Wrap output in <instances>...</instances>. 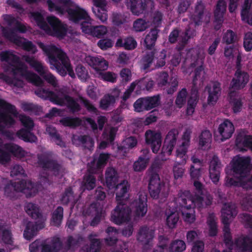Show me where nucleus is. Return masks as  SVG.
<instances>
[{"mask_svg": "<svg viewBox=\"0 0 252 252\" xmlns=\"http://www.w3.org/2000/svg\"><path fill=\"white\" fill-rule=\"evenodd\" d=\"M37 191L32 182L24 179L18 182L7 181L4 187V195L11 199L14 198L18 192L24 193L27 198H29L35 196Z\"/></svg>", "mask_w": 252, "mask_h": 252, "instance_id": "nucleus-1", "label": "nucleus"}, {"mask_svg": "<svg viewBox=\"0 0 252 252\" xmlns=\"http://www.w3.org/2000/svg\"><path fill=\"white\" fill-rule=\"evenodd\" d=\"M54 153L51 151H46L37 154V167L45 171H50L55 176H59L63 171V165L53 159Z\"/></svg>", "mask_w": 252, "mask_h": 252, "instance_id": "nucleus-2", "label": "nucleus"}, {"mask_svg": "<svg viewBox=\"0 0 252 252\" xmlns=\"http://www.w3.org/2000/svg\"><path fill=\"white\" fill-rule=\"evenodd\" d=\"M38 45L48 57L50 63L55 67L58 73L63 77L65 76L67 74L66 69L58 55L60 52H63L54 45H45L42 42H39Z\"/></svg>", "mask_w": 252, "mask_h": 252, "instance_id": "nucleus-3", "label": "nucleus"}, {"mask_svg": "<svg viewBox=\"0 0 252 252\" xmlns=\"http://www.w3.org/2000/svg\"><path fill=\"white\" fill-rule=\"evenodd\" d=\"M252 169L251 159L249 157H237L232 161L233 175L240 181L247 177Z\"/></svg>", "mask_w": 252, "mask_h": 252, "instance_id": "nucleus-4", "label": "nucleus"}, {"mask_svg": "<svg viewBox=\"0 0 252 252\" xmlns=\"http://www.w3.org/2000/svg\"><path fill=\"white\" fill-rule=\"evenodd\" d=\"M20 119L25 128H21L17 132V137L26 142L31 143L36 142L37 138L31 132L34 126L33 120L29 116L26 115H22Z\"/></svg>", "mask_w": 252, "mask_h": 252, "instance_id": "nucleus-5", "label": "nucleus"}, {"mask_svg": "<svg viewBox=\"0 0 252 252\" xmlns=\"http://www.w3.org/2000/svg\"><path fill=\"white\" fill-rule=\"evenodd\" d=\"M166 186L165 182L161 180L158 174L152 171L149 175L148 190L150 196L155 199L158 198L160 193L164 194Z\"/></svg>", "mask_w": 252, "mask_h": 252, "instance_id": "nucleus-6", "label": "nucleus"}, {"mask_svg": "<svg viewBox=\"0 0 252 252\" xmlns=\"http://www.w3.org/2000/svg\"><path fill=\"white\" fill-rule=\"evenodd\" d=\"M131 208L124 202H118L112 211L111 220L115 224L120 225L129 221L131 218Z\"/></svg>", "mask_w": 252, "mask_h": 252, "instance_id": "nucleus-7", "label": "nucleus"}, {"mask_svg": "<svg viewBox=\"0 0 252 252\" xmlns=\"http://www.w3.org/2000/svg\"><path fill=\"white\" fill-rule=\"evenodd\" d=\"M0 108L3 110H0V126H3L1 123L8 126L14 125L15 121L8 114H11L16 117L18 115V112L16 107L3 99H0Z\"/></svg>", "mask_w": 252, "mask_h": 252, "instance_id": "nucleus-8", "label": "nucleus"}, {"mask_svg": "<svg viewBox=\"0 0 252 252\" xmlns=\"http://www.w3.org/2000/svg\"><path fill=\"white\" fill-rule=\"evenodd\" d=\"M206 198L204 195L195 193L192 195L189 190H185L179 198V201L180 204L188 205V207H193L194 209L196 207L201 209L204 207L205 205Z\"/></svg>", "mask_w": 252, "mask_h": 252, "instance_id": "nucleus-9", "label": "nucleus"}, {"mask_svg": "<svg viewBox=\"0 0 252 252\" xmlns=\"http://www.w3.org/2000/svg\"><path fill=\"white\" fill-rule=\"evenodd\" d=\"M191 131L187 129L184 132L182 136V142L176 150V162L180 165L186 164L188 157L187 154L188 148L190 144V135Z\"/></svg>", "mask_w": 252, "mask_h": 252, "instance_id": "nucleus-10", "label": "nucleus"}, {"mask_svg": "<svg viewBox=\"0 0 252 252\" xmlns=\"http://www.w3.org/2000/svg\"><path fill=\"white\" fill-rule=\"evenodd\" d=\"M55 104L66 106L72 113H78L81 110L80 105L74 97L62 92H59V96Z\"/></svg>", "mask_w": 252, "mask_h": 252, "instance_id": "nucleus-11", "label": "nucleus"}, {"mask_svg": "<svg viewBox=\"0 0 252 252\" xmlns=\"http://www.w3.org/2000/svg\"><path fill=\"white\" fill-rule=\"evenodd\" d=\"M145 138L146 144L151 147L152 152L155 154L158 153L162 142L160 131L148 129L145 132Z\"/></svg>", "mask_w": 252, "mask_h": 252, "instance_id": "nucleus-12", "label": "nucleus"}, {"mask_svg": "<svg viewBox=\"0 0 252 252\" xmlns=\"http://www.w3.org/2000/svg\"><path fill=\"white\" fill-rule=\"evenodd\" d=\"M47 21L52 28V35L61 38L66 35L67 27L66 25L62 23L59 19L55 16H49L47 17Z\"/></svg>", "mask_w": 252, "mask_h": 252, "instance_id": "nucleus-13", "label": "nucleus"}, {"mask_svg": "<svg viewBox=\"0 0 252 252\" xmlns=\"http://www.w3.org/2000/svg\"><path fill=\"white\" fill-rule=\"evenodd\" d=\"M179 131L176 128H172L167 133L161 149V153L164 155L170 156L176 144Z\"/></svg>", "mask_w": 252, "mask_h": 252, "instance_id": "nucleus-14", "label": "nucleus"}, {"mask_svg": "<svg viewBox=\"0 0 252 252\" xmlns=\"http://www.w3.org/2000/svg\"><path fill=\"white\" fill-rule=\"evenodd\" d=\"M147 200L145 195L140 194L138 199L132 201L129 207L132 210L136 217H143L145 216L147 212Z\"/></svg>", "mask_w": 252, "mask_h": 252, "instance_id": "nucleus-15", "label": "nucleus"}, {"mask_svg": "<svg viewBox=\"0 0 252 252\" xmlns=\"http://www.w3.org/2000/svg\"><path fill=\"white\" fill-rule=\"evenodd\" d=\"M81 26L83 32L98 38H101L107 32V29L105 26H93L91 21L83 22Z\"/></svg>", "mask_w": 252, "mask_h": 252, "instance_id": "nucleus-16", "label": "nucleus"}, {"mask_svg": "<svg viewBox=\"0 0 252 252\" xmlns=\"http://www.w3.org/2000/svg\"><path fill=\"white\" fill-rule=\"evenodd\" d=\"M249 80L248 73L238 68L236 71L234 77L232 79L230 87L234 90H239L244 88Z\"/></svg>", "mask_w": 252, "mask_h": 252, "instance_id": "nucleus-17", "label": "nucleus"}, {"mask_svg": "<svg viewBox=\"0 0 252 252\" xmlns=\"http://www.w3.org/2000/svg\"><path fill=\"white\" fill-rule=\"evenodd\" d=\"M66 12L68 14L69 19L74 23H78L82 20H84V22L91 21L87 12L78 6L75 9L68 8L66 9Z\"/></svg>", "mask_w": 252, "mask_h": 252, "instance_id": "nucleus-18", "label": "nucleus"}, {"mask_svg": "<svg viewBox=\"0 0 252 252\" xmlns=\"http://www.w3.org/2000/svg\"><path fill=\"white\" fill-rule=\"evenodd\" d=\"M206 13L205 5L201 1L197 2L193 13L190 15V20L195 26H200L205 21Z\"/></svg>", "mask_w": 252, "mask_h": 252, "instance_id": "nucleus-19", "label": "nucleus"}, {"mask_svg": "<svg viewBox=\"0 0 252 252\" xmlns=\"http://www.w3.org/2000/svg\"><path fill=\"white\" fill-rule=\"evenodd\" d=\"M3 69L5 72H8L14 77L20 76L26 78L29 72L26 65L20 61L14 65H4Z\"/></svg>", "mask_w": 252, "mask_h": 252, "instance_id": "nucleus-20", "label": "nucleus"}, {"mask_svg": "<svg viewBox=\"0 0 252 252\" xmlns=\"http://www.w3.org/2000/svg\"><path fill=\"white\" fill-rule=\"evenodd\" d=\"M221 169V162L217 156H214L209 165V176L212 181L217 184L220 177Z\"/></svg>", "mask_w": 252, "mask_h": 252, "instance_id": "nucleus-21", "label": "nucleus"}, {"mask_svg": "<svg viewBox=\"0 0 252 252\" xmlns=\"http://www.w3.org/2000/svg\"><path fill=\"white\" fill-rule=\"evenodd\" d=\"M148 2L152 3L153 1L151 0H126V6L135 15L143 13Z\"/></svg>", "mask_w": 252, "mask_h": 252, "instance_id": "nucleus-22", "label": "nucleus"}, {"mask_svg": "<svg viewBox=\"0 0 252 252\" xmlns=\"http://www.w3.org/2000/svg\"><path fill=\"white\" fill-rule=\"evenodd\" d=\"M41 252H67L65 246L63 247L62 241L58 237H53L51 242V245L42 244Z\"/></svg>", "mask_w": 252, "mask_h": 252, "instance_id": "nucleus-23", "label": "nucleus"}, {"mask_svg": "<svg viewBox=\"0 0 252 252\" xmlns=\"http://www.w3.org/2000/svg\"><path fill=\"white\" fill-rule=\"evenodd\" d=\"M102 208L100 204L96 203H92L88 208L87 215L94 217L90 223L91 226H95L99 223L102 218Z\"/></svg>", "mask_w": 252, "mask_h": 252, "instance_id": "nucleus-24", "label": "nucleus"}, {"mask_svg": "<svg viewBox=\"0 0 252 252\" xmlns=\"http://www.w3.org/2000/svg\"><path fill=\"white\" fill-rule=\"evenodd\" d=\"M226 0H218L214 9V18L215 22H217L219 27L216 26L215 29L219 30L224 21V16L226 11Z\"/></svg>", "mask_w": 252, "mask_h": 252, "instance_id": "nucleus-25", "label": "nucleus"}, {"mask_svg": "<svg viewBox=\"0 0 252 252\" xmlns=\"http://www.w3.org/2000/svg\"><path fill=\"white\" fill-rule=\"evenodd\" d=\"M226 0H218L214 9V18L215 22H217L219 27L216 26L215 29L219 30L224 21V16L226 11Z\"/></svg>", "mask_w": 252, "mask_h": 252, "instance_id": "nucleus-26", "label": "nucleus"}, {"mask_svg": "<svg viewBox=\"0 0 252 252\" xmlns=\"http://www.w3.org/2000/svg\"><path fill=\"white\" fill-rule=\"evenodd\" d=\"M155 231L146 225L140 227L137 235V241L144 245H148L154 237Z\"/></svg>", "mask_w": 252, "mask_h": 252, "instance_id": "nucleus-27", "label": "nucleus"}, {"mask_svg": "<svg viewBox=\"0 0 252 252\" xmlns=\"http://www.w3.org/2000/svg\"><path fill=\"white\" fill-rule=\"evenodd\" d=\"M208 93L207 102L209 105H215L220 96L221 92V84L219 82H215L212 87H206Z\"/></svg>", "mask_w": 252, "mask_h": 252, "instance_id": "nucleus-28", "label": "nucleus"}, {"mask_svg": "<svg viewBox=\"0 0 252 252\" xmlns=\"http://www.w3.org/2000/svg\"><path fill=\"white\" fill-rule=\"evenodd\" d=\"M93 2L95 6L92 8L93 13L102 22H105L107 19V11L105 9V0H93Z\"/></svg>", "mask_w": 252, "mask_h": 252, "instance_id": "nucleus-29", "label": "nucleus"}, {"mask_svg": "<svg viewBox=\"0 0 252 252\" xmlns=\"http://www.w3.org/2000/svg\"><path fill=\"white\" fill-rule=\"evenodd\" d=\"M234 129V126L232 123L228 119L224 120L219 125L218 128V131L221 137V141H223L230 138L232 136Z\"/></svg>", "mask_w": 252, "mask_h": 252, "instance_id": "nucleus-30", "label": "nucleus"}, {"mask_svg": "<svg viewBox=\"0 0 252 252\" xmlns=\"http://www.w3.org/2000/svg\"><path fill=\"white\" fill-rule=\"evenodd\" d=\"M119 178L117 170L112 167H107L105 173V184L109 189L115 188Z\"/></svg>", "mask_w": 252, "mask_h": 252, "instance_id": "nucleus-31", "label": "nucleus"}, {"mask_svg": "<svg viewBox=\"0 0 252 252\" xmlns=\"http://www.w3.org/2000/svg\"><path fill=\"white\" fill-rule=\"evenodd\" d=\"M129 184L128 182L123 181V182L117 184L115 187L116 189V199L118 202H124L128 198L127 192L129 189Z\"/></svg>", "mask_w": 252, "mask_h": 252, "instance_id": "nucleus-32", "label": "nucleus"}, {"mask_svg": "<svg viewBox=\"0 0 252 252\" xmlns=\"http://www.w3.org/2000/svg\"><path fill=\"white\" fill-rule=\"evenodd\" d=\"M88 64L96 71L105 70L108 66V62L102 57H89Z\"/></svg>", "mask_w": 252, "mask_h": 252, "instance_id": "nucleus-33", "label": "nucleus"}, {"mask_svg": "<svg viewBox=\"0 0 252 252\" xmlns=\"http://www.w3.org/2000/svg\"><path fill=\"white\" fill-rule=\"evenodd\" d=\"M109 158V154L100 153L97 159L94 158L91 161L89 170L94 172L95 170H100L103 168L106 165Z\"/></svg>", "mask_w": 252, "mask_h": 252, "instance_id": "nucleus-34", "label": "nucleus"}, {"mask_svg": "<svg viewBox=\"0 0 252 252\" xmlns=\"http://www.w3.org/2000/svg\"><path fill=\"white\" fill-rule=\"evenodd\" d=\"M137 144V140L134 136L128 137L122 142V145L118 147L117 154H121V157H125L129 149L135 147Z\"/></svg>", "mask_w": 252, "mask_h": 252, "instance_id": "nucleus-35", "label": "nucleus"}, {"mask_svg": "<svg viewBox=\"0 0 252 252\" xmlns=\"http://www.w3.org/2000/svg\"><path fill=\"white\" fill-rule=\"evenodd\" d=\"M242 20L252 26V1L244 0L241 12Z\"/></svg>", "mask_w": 252, "mask_h": 252, "instance_id": "nucleus-36", "label": "nucleus"}, {"mask_svg": "<svg viewBox=\"0 0 252 252\" xmlns=\"http://www.w3.org/2000/svg\"><path fill=\"white\" fill-rule=\"evenodd\" d=\"M74 144H82L85 148L91 150L94 146V141L93 139L88 135H74L72 138Z\"/></svg>", "mask_w": 252, "mask_h": 252, "instance_id": "nucleus-37", "label": "nucleus"}, {"mask_svg": "<svg viewBox=\"0 0 252 252\" xmlns=\"http://www.w3.org/2000/svg\"><path fill=\"white\" fill-rule=\"evenodd\" d=\"M235 243L243 252H252V238L241 236L235 239Z\"/></svg>", "mask_w": 252, "mask_h": 252, "instance_id": "nucleus-38", "label": "nucleus"}, {"mask_svg": "<svg viewBox=\"0 0 252 252\" xmlns=\"http://www.w3.org/2000/svg\"><path fill=\"white\" fill-rule=\"evenodd\" d=\"M43 227L42 224H37L36 223L29 221L24 231V238L26 240H30L36 235L38 230L41 229Z\"/></svg>", "mask_w": 252, "mask_h": 252, "instance_id": "nucleus-39", "label": "nucleus"}, {"mask_svg": "<svg viewBox=\"0 0 252 252\" xmlns=\"http://www.w3.org/2000/svg\"><path fill=\"white\" fill-rule=\"evenodd\" d=\"M96 236L94 234H90L88 236V239L90 241V246L84 247L80 251V252H99L101 249V241L100 239L94 238Z\"/></svg>", "mask_w": 252, "mask_h": 252, "instance_id": "nucleus-40", "label": "nucleus"}, {"mask_svg": "<svg viewBox=\"0 0 252 252\" xmlns=\"http://www.w3.org/2000/svg\"><path fill=\"white\" fill-rule=\"evenodd\" d=\"M35 94L38 96L42 98L49 100L55 104L59 96V92L55 93L53 91L43 88L37 89L35 91Z\"/></svg>", "mask_w": 252, "mask_h": 252, "instance_id": "nucleus-41", "label": "nucleus"}, {"mask_svg": "<svg viewBox=\"0 0 252 252\" xmlns=\"http://www.w3.org/2000/svg\"><path fill=\"white\" fill-rule=\"evenodd\" d=\"M159 32V29L152 28L146 35L144 39V45L146 49L151 50L155 46Z\"/></svg>", "mask_w": 252, "mask_h": 252, "instance_id": "nucleus-42", "label": "nucleus"}, {"mask_svg": "<svg viewBox=\"0 0 252 252\" xmlns=\"http://www.w3.org/2000/svg\"><path fill=\"white\" fill-rule=\"evenodd\" d=\"M193 186L195 189V193L204 195L206 198L205 205L206 206L211 205L212 203L213 197L204 189L203 184L197 180L194 181Z\"/></svg>", "mask_w": 252, "mask_h": 252, "instance_id": "nucleus-43", "label": "nucleus"}, {"mask_svg": "<svg viewBox=\"0 0 252 252\" xmlns=\"http://www.w3.org/2000/svg\"><path fill=\"white\" fill-rule=\"evenodd\" d=\"M196 35V31L190 26H188L185 31L180 35V45L183 48L189 42V39L193 38Z\"/></svg>", "mask_w": 252, "mask_h": 252, "instance_id": "nucleus-44", "label": "nucleus"}, {"mask_svg": "<svg viewBox=\"0 0 252 252\" xmlns=\"http://www.w3.org/2000/svg\"><path fill=\"white\" fill-rule=\"evenodd\" d=\"M0 60L7 63L6 65H14L19 62L20 58L13 54L10 50L2 51L0 53Z\"/></svg>", "mask_w": 252, "mask_h": 252, "instance_id": "nucleus-45", "label": "nucleus"}, {"mask_svg": "<svg viewBox=\"0 0 252 252\" xmlns=\"http://www.w3.org/2000/svg\"><path fill=\"white\" fill-rule=\"evenodd\" d=\"M191 95L189 97L188 101L187 108V113L189 115H191L195 109L196 105L198 101V91L194 87L191 89Z\"/></svg>", "mask_w": 252, "mask_h": 252, "instance_id": "nucleus-46", "label": "nucleus"}, {"mask_svg": "<svg viewBox=\"0 0 252 252\" xmlns=\"http://www.w3.org/2000/svg\"><path fill=\"white\" fill-rule=\"evenodd\" d=\"M181 212L184 220L189 223H193L195 220V211L193 207H188V205L181 204Z\"/></svg>", "mask_w": 252, "mask_h": 252, "instance_id": "nucleus-47", "label": "nucleus"}, {"mask_svg": "<svg viewBox=\"0 0 252 252\" xmlns=\"http://www.w3.org/2000/svg\"><path fill=\"white\" fill-rule=\"evenodd\" d=\"M3 148L9 154H12L15 157H23L25 156V151L22 147L13 143H5L3 145Z\"/></svg>", "mask_w": 252, "mask_h": 252, "instance_id": "nucleus-48", "label": "nucleus"}, {"mask_svg": "<svg viewBox=\"0 0 252 252\" xmlns=\"http://www.w3.org/2000/svg\"><path fill=\"white\" fill-rule=\"evenodd\" d=\"M24 58L25 62L38 73L40 76L44 74L46 70L40 62L36 60L34 57L29 56H26Z\"/></svg>", "mask_w": 252, "mask_h": 252, "instance_id": "nucleus-49", "label": "nucleus"}, {"mask_svg": "<svg viewBox=\"0 0 252 252\" xmlns=\"http://www.w3.org/2000/svg\"><path fill=\"white\" fill-rule=\"evenodd\" d=\"M108 237L105 239L106 244L111 246L116 244L118 241V231L116 228L109 226L106 230Z\"/></svg>", "mask_w": 252, "mask_h": 252, "instance_id": "nucleus-50", "label": "nucleus"}, {"mask_svg": "<svg viewBox=\"0 0 252 252\" xmlns=\"http://www.w3.org/2000/svg\"><path fill=\"white\" fill-rule=\"evenodd\" d=\"M61 201L63 205H67L69 202H71L73 205H74L77 202L71 187H69L65 189L62 195Z\"/></svg>", "mask_w": 252, "mask_h": 252, "instance_id": "nucleus-51", "label": "nucleus"}, {"mask_svg": "<svg viewBox=\"0 0 252 252\" xmlns=\"http://www.w3.org/2000/svg\"><path fill=\"white\" fill-rule=\"evenodd\" d=\"M25 210L27 214L33 219H39L42 217L39 209L35 204L28 203L25 206Z\"/></svg>", "mask_w": 252, "mask_h": 252, "instance_id": "nucleus-52", "label": "nucleus"}, {"mask_svg": "<svg viewBox=\"0 0 252 252\" xmlns=\"http://www.w3.org/2000/svg\"><path fill=\"white\" fill-rule=\"evenodd\" d=\"M116 45L126 50H132L136 48L137 42L132 37H127L124 39H118Z\"/></svg>", "mask_w": 252, "mask_h": 252, "instance_id": "nucleus-53", "label": "nucleus"}, {"mask_svg": "<svg viewBox=\"0 0 252 252\" xmlns=\"http://www.w3.org/2000/svg\"><path fill=\"white\" fill-rule=\"evenodd\" d=\"M63 209L61 206H58L52 214V225L57 227L60 226L63 219Z\"/></svg>", "mask_w": 252, "mask_h": 252, "instance_id": "nucleus-54", "label": "nucleus"}, {"mask_svg": "<svg viewBox=\"0 0 252 252\" xmlns=\"http://www.w3.org/2000/svg\"><path fill=\"white\" fill-rule=\"evenodd\" d=\"M155 56V53L153 50L147 52L143 56L141 63L142 68L143 70L146 71V72L149 70V68L153 63Z\"/></svg>", "mask_w": 252, "mask_h": 252, "instance_id": "nucleus-55", "label": "nucleus"}, {"mask_svg": "<svg viewBox=\"0 0 252 252\" xmlns=\"http://www.w3.org/2000/svg\"><path fill=\"white\" fill-rule=\"evenodd\" d=\"M31 17L35 21L37 25L42 30L48 31L50 30L47 23L43 16L39 12H33L31 13Z\"/></svg>", "mask_w": 252, "mask_h": 252, "instance_id": "nucleus-56", "label": "nucleus"}, {"mask_svg": "<svg viewBox=\"0 0 252 252\" xmlns=\"http://www.w3.org/2000/svg\"><path fill=\"white\" fill-rule=\"evenodd\" d=\"M166 225L168 228L173 229L176 227L179 221V216L177 212H166Z\"/></svg>", "mask_w": 252, "mask_h": 252, "instance_id": "nucleus-57", "label": "nucleus"}, {"mask_svg": "<svg viewBox=\"0 0 252 252\" xmlns=\"http://www.w3.org/2000/svg\"><path fill=\"white\" fill-rule=\"evenodd\" d=\"M236 145L237 147L249 148L252 151V136L245 135L243 137L238 135L236 139Z\"/></svg>", "mask_w": 252, "mask_h": 252, "instance_id": "nucleus-58", "label": "nucleus"}, {"mask_svg": "<svg viewBox=\"0 0 252 252\" xmlns=\"http://www.w3.org/2000/svg\"><path fill=\"white\" fill-rule=\"evenodd\" d=\"M96 185V178L92 174L86 175L84 177V181L81 186V189L85 190H91L94 189Z\"/></svg>", "mask_w": 252, "mask_h": 252, "instance_id": "nucleus-59", "label": "nucleus"}, {"mask_svg": "<svg viewBox=\"0 0 252 252\" xmlns=\"http://www.w3.org/2000/svg\"><path fill=\"white\" fill-rule=\"evenodd\" d=\"M60 123L65 126L75 128L80 126L82 124V120L78 117H66L60 120Z\"/></svg>", "mask_w": 252, "mask_h": 252, "instance_id": "nucleus-60", "label": "nucleus"}, {"mask_svg": "<svg viewBox=\"0 0 252 252\" xmlns=\"http://www.w3.org/2000/svg\"><path fill=\"white\" fill-rule=\"evenodd\" d=\"M58 55L59 56L61 62L66 69V72H68V75L71 78H74L75 75L66 54L64 52H60Z\"/></svg>", "mask_w": 252, "mask_h": 252, "instance_id": "nucleus-61", "label": "nucleus"}, {"mask_svg": "<svg viewBox=\"0 0 252 252\" xmlns=\"http://www.w3.org/2000/svg\"><path fill=\"white\" fill-rule=\"evenodd\" d=\"M155 53V58L157 60L156 68H159L164 66L165 65V59L166 57L167 51L165 49H162L158 51L156 49L153 50Z\"/></svg>", "mask_w": 252, "mask_h": 252, "instance_id": "nucleus-62", "label": "nucleus"}, {"mask_svg": "<svg viewBox=\"0 0 252 252\" xmlns=\"http://www.w3.org/2000/svg\"><path fill=\"white\" fill-rule=\"evenodd\" d=\"M186 249L185 242L181 240L173 241L168 247L169 252H183Z\"/></svg>", "mask_w": 252, "mask_h": 252, "instance_id": "nucleus-63", "label": "nucleus"}, {"mask_svg": "<svg viewBox=\"0 0 252 252\" xmlns=\"http://www.w3.org/2000/svg\"><path fill=\"white\" fill-rule=\"evenodd\" d=\"M116 103L114 98L106 94L101 98L99 101V108L103 110H107L109 107L113 106Z\"/></svg>", "mask_w": 252, "mask_h": 252, "instance_id": "nucleus-64", "label": "nucleus"}]
</instances>
